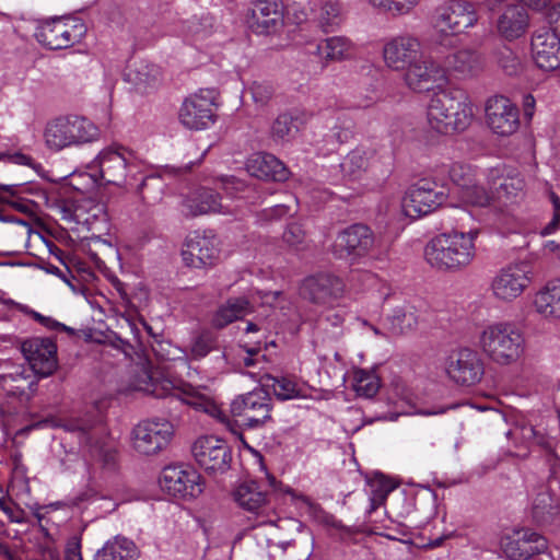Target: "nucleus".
<instances>
[{"label":"nucleus","instance_id":"obj_39","mask_svg":"<svg viewBox=\"0 0 560 560\" xmlns=\"http://www.w3.org/2000/svg\"><path fill=\"white\" fill-rule=\"evenodd\" d=\"M139 549L136 544L122 536L107 540L94 555V560H137Z\"/></svg>","mask_w":560,"mask_h":560},{"label":"nucleus","instance_id":"obj_2","mask_svg":"<svg viewBox=\"0 0 560 560\" xmlns=\"http://www.w3.org/2000/svg\"><path fill=\"white\" fill-rule=\"evenodd\" d=\"M474 119L469 96L459 89H443L433 93L427 107L431 129L442 135L466 130Z\"/></svg>","mask_w":560,"mask_h":560},{"label":"nucleus","instance_id":"obj_62","mask_svg":"<svg viewBox=\"0 0 560 560\" xmlns=\"http://www.w3.org/2000/svg\"><path fill=\"white\" fill-rule=\"evenodd\" d=\"M536 100L532 94H526L523 97V109L524 115L527 118H532L535 110Z\"/></svg>","mask_w":560,"mask_h":560},{"label":"nucleus","instance_id":"obj_43","mask_svg":"<svg viewBox=\"0 0 560 560\" xmlns=\"http://www.w3.org/2000/svg\"><path fill=\"white\" fill-rule=\"evenodd\" d=\"M370 513L380 508L386 500L394 485L384 476H375L369 481Z\"/></svg>","mask_w":560,"mask_h":560},{"label":"nucleus","instance_id":"obj_13","mask_svg":"<svg viewBox=\"0 0 560 560\" xmlns=\"http://www.w3.org/2000/svg\"><path fill=\"white\" fill-rule=\"evenodd\" d=\"M446 199L447 194L443 187L433 180L422 178L408 188L401 201V209L406 217L416 219L433 212Z\"/></svg>","mask_w":560,"mask_h":560},{"label":"nucleus","instance_id":"obj_1","mask_svg":"<svg viewBox=\"0 0 560 560\" xmlns=\"http://www.w3.org/2000/svg\"><path fill=\"white\" fill-rule=\"evenodd\" d=\"M479 230L468 232L451 230L433 237L424 248L427 262L443 271H460L467 268L476 257L475 241Z\"/></svg>","mask_w":560,"mask_h":560},{"label":"nucleus","instance_id":"obj_12","mask_svg":"<svg viewBox=\"0 0 560 560\" xmlns=\"http://www.w3.org/2000/svg\"><path fill=\"white\" fill-rule=\"evenodd\" d=\"M219 93L215 89H200L187 96L178 113L180 124L187 129H207L215 121L214 107Z\"/></svg>","mask_w":560,"mask_h":560},{"label":"nucleus","instance_id":"obj_22","mask_svg":"<svg viewBox=\"0 0 560 560\" xmlns=\"http://www.w3.org/2000/svg\"><path fill=\"white\" fill-rule=\"evenodd\" d=\"M220 241L212 231L202 234L195 232L186 238L182 257L186 266L192 268L211 267L220 256Z\"/></svg>","mask_w":560,"mask_h":560},{"label":"nucleus","instance_id":"obj_20","mask_svg":"<svg viewBox=\"0 0 560 560\" xmlns=\"http://www.w3.org/2000/svg\"><path fill=\"white\" fill-rule=\"evenodd\" d=\"M191 453L198 465L209 474H223L229 470L232 453L225 441L206 435L198 438Z\"/></svg>","mask_w":560,"mask_h":560},{"label":"nucleus","instance_id":"obj_52","mask_svg":"<svg viewBox=\"0 0 560 560\" xmlns=\"http://www.w3.org/2000/svg\"><path fill=\"white\" fill-rule=\"evenodd\" d=\"M552 509L551 498L548 493H539L533 503V517L538 522L542 523L547 521V515L550 514Z\"/></svg>","mask_w":560,"mask_h":560},{"label":"nucleus","instance_id":"obj_60","mask_svg":"<svg viewBox=\"0 0 560 560\" xmlns=\"http://www.w3.org/2000/svg\"><path fill=\"white\" fill-rule=\"evenodd\" d=\"M0 508L9 516V518L12 522H15V523L24 522V517H23L24 512L22 510L14 508L10 503H7L4 501H0Z\"/></svg>","mask_w":560,"mask_h":560},{"label":"nucleus","instance_id":"obj_61","mask_svg":"<svg viewBox=\"0 0 560 560\" xmlns=\"http://www.w3.org/2000/svg\"><path fill=\"white\" fill-rule=\"evenodd\" d=\"M152 350L155 353V355L161 360H170L171 359V351L168 348H171V343L167 341H160L155 340L154 343H152Z\"/></svg>","mask_w":560,"mask_h":560},{"label":"nucleus","instance_id":"obj_50","mask_svg":"<svg viewBox=\"0 0 560 560\" xmlns=\"http://www.w3.org/2000/svg\"><path fill=\"white\" fill-rule=\"evenodd\" d=\"M498 63L500 68L509 75H515L522 69L520 58L513 50L508 47L499 50Z\"/></svg>","mask_w":560,"mask_h":560},{"label":"nucleus","instance_id":"obj_34","mask_svg":"<svg viewBox=\"0 0 560 560\" xmlns=\"http://www.w3.org/2000/svg\"><path fill=\"white\" fill-rule=\"evenodd\" d=\"M308 52L317 56L322 68L330 61H342L352 57L353 43L345 36H331L318 44H311Z\"/></svg>","mask_w":560,"mask_h":560},{"label":"nucleus","instance_id":"obj_3","mask_svg":"<svg viewBox=\"0 0 560 560\" xmlns=\"http://www.w3.org/2000/svg\"><path fill=\"white\" fill-rule=\"evenodd\" d=\"M478 345L491 362L501 366L516 363L525 352V337L511 322H494L485 326Z\"/></svg>","mask_w":560,"mask_h":560},{"label":"nucleus","instance_id":"obj_18","mask_svg":"<svg viewBox=\"0 0 560 560\" xmlns=\"http://www.w3.org/2000/svg\"><path fill=\"white\" fill-rule=\"evenodd\" d=\"M106 184L120 186L128 174L136 168V156L132 151L121 145L103 149L93 161Z\"/></svg>","mask_w":560,"mask_h":560},{"label":"nucleus","instance_id":"obj_15","mask_svg":"<svg viewBox=\"0 0 560 560\" xmlns=\"http://www.w3.org/2000/svg\"><path fill=\"white\" fill-rule=\"evenodd\" d=\"M85 31L84 24L77 20L56 18L42 23L35 38L49 49H66L79 43Z\"/></svg>","mask_w":560,"mask_h":560},{"label":"nucleus","instance_id":"obj_19","mask_svg":"<svg viewBox=\"0 0 560 560\" xmlns=\"http://www.w3.org/2000/svg\"><path fill=\"white\" fill-rule=\"evenodd\" d=\"M174 434L173 424L167 420H144L131 431V443L136 452L154 455L164 450Z\"/></svg>","mask_w":560,"mask_h":560},{"label":"nucleus","instance_id":"obj_4","mask_svg":"<svg viewBox=\"0 0 560 560\" xmlns=\"http://www.w3.org/2000/svg\"><path fill=\"white\" fill-rule=\"evenodd\" d=\"M142 378L143 385H139L140 390L155 397H175L186 405L205 411L226 427L231 425V420L225 411L218 404L199 394L190 384L167 377H155L154 374L148 371H143Z\"/></svg>","mask_w":560,"mask_h":560},{"label":"nucleus","instance_id":"obj_17","mask_svg":"<svg viewBox=\"0 0 560 560\" xmlns=\"http://www.w3.org/2000/svg\"><path fill=\"white\" fill-rule=\"evenodd\" d=\"M445 372L451 381L460 386H474L485 375V363L480 354L470 348L451 351L445 360Z\"/></svg>","mask_w":560,"mask_h":560},{"label":"nucleus","instance_id":"obj_29","mask_svg":"<svg viewBox=\"0 0 560 560\" xmlns=\"http://www.w3.org/2000/svg\"><path fill=\"white\" fill-rule=\"evenodd\" d=\"M180 212L186 218L210 213H228L221 203L220 194L205 187L190 192L182 200Z\"/></svg>","mask_w":560,"mask_h":560},{"label":"nucleus","instance_id":"obj_44","mask_svg":"<svg viewBox=\"0 0 560 560\" xmlns=\"http://www.w3.org/2000/svg\"><path fill=\"white\" fill-rule=\"evenodd\" d=\"M22 190L23 186L21 184L0 183V200L11 205L13 208L23 213L32 212L33 205L27 200L20 198L19 196Z\"/></svg>","mask_w":560,"mask_h":560},{"label":"nucleus","instance_id":"obj_27","mask_svg":"<svg viewBox=\"0 0 560 560\" xmlns=\"http://www.w3.org/2000/svg\"><path fill=\"white\" fill-rule=\"evenodd\" d=\"M124 80L139 94H150L162 84L161 68L148 60L129 62L124 72Z\"/></svg>","mask_w":560,"mask_h":560},{"label":"nucleus","instance_id":"obj_38","mask_svg":"<svg viewBox=\"0 0 560 560\" xmlns=\"http://www.w3.org/2000/svg\"><path fill=\"white\" fill-rule=\"evenodd\" d=\"M535 311L545 318H560V280L548 282L534 296Z\"/></svg>","mask_w":560,"mask_h":560},{"label":"nucleus","instance_id":"obj_33","mask_svg":"<svg viewBox=\"0 0 560 560\" xmlns=\"http://www.w3.org/2000/svg\"><path fill=\"white\" fill-rule=\"evenodd\" d=\"M36 385L35 374L22 366L0 375V390L7 396L30 399Z\"/></svg>","mask_w":560,"mask_h":560},{"label":"nucleus","instance_id":"obj_30","mask_svg":"<svg viewBox=\"0 0 560 560\" xmlns=\"http://www.w3.org/2000/svg\"><path fill=\"white\" fill-rule=\"evenodd\" d=\"M445 70L460 80L478 77L485 69L483 56L474 49H459L445 58Z\"/></svg>","mask_w":560,"mask_h":560},{"label":"nucleus","instance_id":"obj_42","mask_svg":"<svg viewBox=\"0 0 560 560\" xmlns=\"http://www.w3.org/2000/svg\"><path fill=\"white\" fill-rule=\"evenodd\" d=\"M352 388L358 396L372 398L380 389V380L373 372L358 369L353 371Z\"/></svg>","mask_w":560,"mask_h":560},{"label":"nucleus","instance_id":"obj_63","mask_svg":"<svg viewBox=\"0 0 560 560\" xmlns=\"http://www.w3.org/2000/svg\"><path fill=\"white\" fill-rule=\"evenodd\" d=\"M43 326L49 328V329H56V330H61V331H67L69 334H74V330L68 326H66L65 324H61L57 320H55L54 318L51 317H46V320L44 322Z\"/></svg>","mask_w":560,"mask_h":560},{"label":"nucleus","instance_id":"obj_6","mask_svg":"<svg viewBox=\"0 0 560 560\" xmlns=\"http://www.w3.org/2000/svg\"><path fill=\"white\" fill-rule=\"evenodd\" d=\"M390 156L372 144H361L351 150L340 164L345 177L351 180L364 176L380 179L390 173Z\"/></svg>","mask_w":560,"mask_h":560},{"label":"nucleus","instance_id":"obj_36","mask_svg":"<svg viewBox=\"0 0 560 560\" xmlns=\"http://www.w3.org/2000/svg\"><path fill=\"white\" fill-rule=\"evenodd\" d=\"M311 13L323 32H334L342 22V7L339 0H312Z\"/></svg>","mask_w":560,"mask_h":560},{"label":"nucleus","instance_id":"obj_5","mask_svg":"<svg viewBox=\"0 0 560 560\" xmlns=\"http://www.w3.org/2000/svg\"><path fill=\"white\" fill-rule=\"evenodd\" d=\"M98 137V127L80 115H60L51 118L43 130L45 145L52 152L91 143Z\"/></svg>","mask_w":560,"mask_h":560},{"label":"nucleus","instance_id":"obj_8","mask_svg":"<svg viewBox=\"0 0 560 560\" xmlns=\"http://www.w3.org/2000/svg\"><path fill=\"white\" fill-rule=\"evenodd\" d=\"M478 21L475 5L464 0H452L439 7L433 15L432 25L441 45H447L451 36L463 33L472 27Z\"/></svg>","mask_w":560,"mask_h":560},{"label":"nucleus","instance_id":"obj_7","mask_svg":"<svg viewBox=\"0 0 560 560\" xmlns=\"http://www.w3.org/2000/svg\"><path fill=\"white\" fill-rule=\"evenodd\" d=\"M534 280L530 262L525 260L510 262L500 268L492 277L490 290L493 298L511 303L523 295Z\"/></svg>","mask_w":560,"mask_h":560},{"label":"nucleus","instance_id":"obj_53","mask_svg":"<svg viewBox=\"0 0 560 560\" xmlns=\"http://www.w3.org/2000/svg\"><path fill=\"white\" fill-rule=\"evenodd\" d=\"M318 522L330 529H335L339 532L341 535L350 536L354 533L353 528L345 525L340 520H338L334 514H330L325 511H319L318 513Z\"/></svg>","mask_w":560,"mask_h":560},{"label":"nucleus","instance_id":"obj_49","mask_svg":"<svg viewBox=\"0 0 560 560\" xmlns=\"http://www.w3.org/2000/svg\"><path fill=\"white\" fill-rule=\"evenodd\" d=\"M283 242L294 250H304L307 248L306 232L299 223H290L282 234Z\"/></svg>","mask_w":560,"mask_h":560},{"label":"nucleus","instance_id":"obj_11","mask_svg":"<svg viewBox=\"0 0 560 560\" xmlns=\"http://www.w3.org/2000/svg\"><path fill=\"white\" fill-rule=\"evenodd\" d=\"M501 549L510 560H552L548 541L530 528H521L501 539Z\"/></svg>","mask_w":560,"mask_h":560},{"label":"nucleus","instance_id":"obj_21","mask_svg":"<svg viewBox=\"0 0 560 560\" xmlns=\"http://www.w3.org/2000/svg\"><path fill=\"white\" fill-rule=\"evenodd\" d=\"M485 113L488 127L498 136L509 137L520 128L518 107L506 96L489 97L486 102Z\"/></svg>","mask_w":560,"mask_h":560},{"label":"nucleus","instance_id":"obj_64","mask_svg":"<svg viewBox=\"0 0 560 560\" xmlns=\"http://www.w3.org/2000/svg\"><path fill=\"white\" fill-rule=\"evenodd\" d=\"M113 285L117 293L119 294V298L121 299L122 303L127 306L130 304V298L128 295V292L126 290V284L121 282L120 280L116 279L113 281Z\"/></svg>","mask_w":560,"mask_h":560},{"label":"nucleus","instance_id":"obj_31","mask_svg":"<svg viewBox=\"0 0 560 560\" xmlns=\"http://www.w3.org/2000/svg\"><path fill=\"white\" fill-rule=\"evenodd\" d=\"M234 499L241 508L261 517L260 524L271 522L268 518L269 511L272 510L268 495L256 481L240 485L234 492Z\"/></svg>","mask_w":560,"mask_h":560},{"label":"nucleus","instance_id":"obj_16","mask_svg":"<svg viewBox=\"0 0 560 560\" xmlns=\"http://www.w3.org/2000/svg\"><path fill=\"white\" fill-rule=\"evenodd\" d=\"M163 491L178 499H195L203 491L200 474L189 465H168L160 476Z\"/></svg>","mask_w":560,"mask_h":560},{"label":"nucleus","instance_id":"obj_32","mask_svg":"<svg viewBox=\"0 0 560 560\" xmlns=\"http://www.w3.org/2000/svg\"><path fill=\"white\" fill-rule=\"evenodd\" d=\"M246 167L252 176L265 180L285 182L290 176V171L283 162L270 153L253 154L247 160Z\"/></svg>","mask_w":560,"mask_h":560},{"label":"nucleus","instance_id":"obj_59","mask_svg":"<svg viewBox=\"0 0 560 560\" xmlns=\"http://www.w3.org/2000/svg\"><path fill=\"white\" fill-rule=\"evenodd\" d=\"M223 188L230 195H236L246 188L243 180L235 178L234 176L223 179Z\"/></svg>","mask_w":560,"mask_h":560},{"label":"nucleus","instance_id":"obj_28","mask_svg":"<svg viewBox=\"0 0 560 560\" xmlns=\"http://www.w3.org/2000/svg\"><path fill=\"white\" fill-rule=\"evenodd\" d=\"M530 50L538 68L552 71L560 67V39L549 30L540 28L533 34Z\"/></svg>","mask_w":560,"mask_h":560},{"label":"nucleus","instance_id":"obj_57","mask_svg":"<svg viewBox=\"0 0 560 560\" xmlns=\"http://www.w3.org/2000/svg\"><path fill=\"white\" fill-rule=\"evenodd\" d=\"M547 20L550 25V33H553L560 39V2L549 9Z\"/></svg>","mask_w":560,"mask_h":560},{"label":"nucleus","instance_id":"obj_10","mask_svg":"<svg viewBox=\"0 0 560 560\" xmlns=\"http://www.w3.org/2000/svg\"><path fill=\"white\" fill-rule=\"evenodd\" d=\"M273 408L270 394L262 388H255L236 396L230 406L231 415L246 429H259L272 420Z\"/></svg>","mask_w":560,"mask_h":560},{"label":"nucleus","instance_id":"obj_23","mask_svg":"<svg viewBox=\"0 0 560 560\" xmlns=\"http://www.w3.org/2000/svg\"><path fill=\"white\" fill-rule=\"evenodd\" d=\"M32 373L48 376L57 369V346L50 338L34 337L22 343Z\"/></svg>","mask_w":560,"mask_h":560},{"label":"nucleus","instance_id":"obj_45","mask_svg":"<svg viewBox=\"0 0 560 560\" xmlns=\"http://www.w3.org/2000/svg\"><path fill=\"white\" fill-rule=\"evenodd\" d=\"M298 132L294 119L289 114L279 115L271 125L270 135L276 142H288Z\"/></svg>","mask_w":560,"mask_h":560},{"label":"nucleus","instance_id":"obj_9","mask_svg":"<svg viewBox=\"0 0 560 560\" xmlns=\"http://www.w3.org/2000/svg\"><path fill=\"white\" fill-rule=\"evenodd\" d=\"M374 246V232L365 224L354 223L336 235L330 246V253L336 259L353 265L370 256Z\"/></svg>","mask_w":560,"mask_h":560},{"label":"nucleus","instance_id":"obj_46","mask_svg":"<svg viewBox=\"0 0 560 560\" xmlns=\"http://www.w3.org/2000/svg\"><path fill=\"white\" fill-rule=\"evenodd\" d=\"M393 334H405L413 329L417 325V317L410 310L405 307L395 308L388 317Z\"/></svg>","mask_w":560,"mask_h":560},{"label":"nucleus","instance_id":"obj_58","mask_svg":"<svg viewBox=\"0 0 560 560\" xmlns=\"http://www.w3.org/2000/svg\"><path fill=\"white\" fill-rule=\"evenodd\" d=\"M417 0H388L387 11L397 14H405L411 10Z\"/></svg>","mask_w":560,"mask_h":560},{"label":"nucleus","instance_id":"obj_41","mask_svg":"<svg viewBox=\"0 0 560 560\" xmlns=\"http://www.w3.org/2000/svg\"><path fill=\"white\" fill-rule=\"evenodd\" d=\"M259 382L270 387L273 394L281 400L294 399L302 396L301 386L292 377H278L266 373L259 378Z\"/></svg>","mask_w":560,"mask_h":560},{"label":"nucleus","instance_id":"obj_37","mask_svg":"<svg viewBox=\"0 0 560 560\" xmlns=\"http://www.w3.org/2000/svg\"><path fill=\"white\" fill-rule=\"evenodd\" d=\"M528 25V16L521 5H509L498 20V32L506 39L521 37Z\"/></svg>","mask_w":560,"mask_h":560},{"label":"nucleus","instance_id":"obj_47","mask_svg":"<svg viewBox=\"0 0 560 560\" xmlns=\"http://www.w3.org/2000/svg\"><path fill=\"white\" fill-rule=\"evenodd\" d=\"M466 202L476 207H488L495 199L493 190L489 192L483 186L471 183L462 191Z\"/></svg>","mask_w":560,"mask_h":560},{"label":"nucleus","instance_id":"obj_55","mask_svg":"<svg viewBox=\"0 0 560 560\" xmlns=\"http://www.w3.org/2000/svg\"><path fill=\"white\" fill-rule=\"evenodd\" d=\"M213 348L212 339L209 335L197 337L191 346V353L195 358L206 357Z\"/></svg>","mask_w":560,"mask_h":560},{"label":"nucleus","instance_id":"obj_35","mask_svg":"<svg viewBox=\"0 0 560 560\" xmlns=\"http://www.w3.org/2000/svg\"><path fill=\"white\" fill-rule=\"evenodd\" d=\"M281 23L282 11L277 0H258L254 3L250 24L254 32L269 34Z\"/></svg>","mask_w":560,"mask_h":560},{"label":"nucleus","instance_id":"obj_40","mask_svg":"<svg viewBox=\"0 0 560 560\" xmlns=\"http://www.w3.org/2000/svg\"><path fill=\"white\" fill-rule=\"evenodd\" d=\"M249 311L250 304L246 298L229 299L213 315L212 325L215 328H223L234 320L242 318Z\"/></svg>","mask_w":560,"mask_h":560},{"label":"nucleus","instance_id":"obj_26","mask_svg":"<svg viewBox=\"0 0 560 560\" xmlns=\"http://www.w3.org/2000/svg\"><path fill=\"white\" fill-rule=\"evenodd\" d=\"M487 183L493 190L495 199L509 203L518 198L524 190L523 176L513 168L499 165L488 171Z\"/></svg>","mask_w":560,"mask_h":560},{"label":"nucleus","instance_id":"obj_54","mask_svg":"<svg viewBox=\"0 0 560 560\" xmlns=\"http://www.w3.org/2000/svg\"><path fill=\"white\" fill-rule=\"evenodd\" d=\"M250 93L256 104L265 105L272 97L273 88L268 82H254L250 86Z\"/></svg>","mask_w":560,"mask_h":560},{"label":"nucleus","instance_id":"obj_51","mask_svg":"<svg viewBox=\"0 0 560 560\" xmlns=\"http://www.w3.org/2000/svg\"><path fill=\"white\" fill-rule=\"evenodd\" d=\"M352 121L340 114L337 117V122L330 129L329 137L339 144L348 142L352 137Z\"/></svg>","mask_w":560,"mask_h":560},{"label":"nucleus","instance_id":"obj_25","mask_svg":"<svg viewBox=\"0 0 560 560\" xmlns=\"http://www.w3.org/2000/svg\"><path fill=\"white\" fill-rule=\"evenodd\" d=\"M405 82L409 89L421 93L433 89L434 84L445 79V70L431 57L419 55L405 72Z\"/></svg>","mask_w":560,"mask_h":560},{"label":"nucleus","instance_id":"obj_24","mask_svg":"<svg viewBox=\"0 0 560 560\" xmlns=\"http://www.w3.org/2000/svg\"><path fill=\"white\" fill-rule=\"evenodd\" d=\"M421 54L420 40L408 34L394 36L383 46V59L387 68L402 71Z\"/></svg>","mask_w":560,"mask_h":560},{"label":"nucleus","instance_id":"obj_56","mask_svg":"<svg viewBox=\"0 0 560 560\" xmlns=\"http://www.w3.org/2000/svg\"><path fill=\"white\" fill-rule=\"evenodd\" d=\"M81 548V537L77 535L71 536L65 547V560H83Z\"/></svg>","mask_w":560,"mask_h":560},{"label":"nucleus","instance_id":"obj_14","mask_svg":"<svg viewBox=\"0 0 560 560\" xmlns=\"http://www.w3.org/2000/svg\"><path fill=\"white\" fill-rule=\"evenodd\" d=\"M299 292L312 304L331 307L343 296L345 283L340 277L320 271L304 278Z\"/></svg>","mask_w":560,"mask_h":560},{"label":"nucleus","instance_id":"obj_48","mask_svg":"<svg viewBox=\"0 0 560 560\" xmlns=\"http://www.w3.org/2000/svg\"><path fill=\"white\" fill-rule=\"evenodd\" d=\"M450 179L462 191L474 183L475 172L470 165L463 162H454L448 166Z\"/></svg>","mask_w":560,"mask_h":560}]
</instances>
